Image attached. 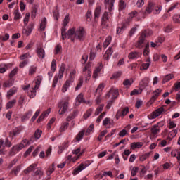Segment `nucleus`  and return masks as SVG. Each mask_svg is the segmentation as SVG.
I'll use <instances>...</instances> for the list:
<instances>
[{
    "mask_svg": "<svg viewBox=\"0 0 180 180\" xmlns=\"http://www.w3.org/2000/svg\"><path fill=\"white\" fill-rule=\"evenodd\" d=\"M164 122L161 121L151 127L150 135V140H154V139H157V135L161 131V129H162V127H164Z\"/></svg>",
    "mask_w": 180,
    "mask_h": 180,
    "instance_id": "nucleus-1",
    "label": "nucleus"
},
{
    "mask_svg": "<svg viewBox=\"0 0 180 180\" xmlns=\"http://www.w3.org/2000/svg\"><path fill=\"white\" fill-rule=\"evenodd\" d=\"M67 29L64 27L61 29V36L63 40L65 39H71L72 41L75 40V28L70 29L67 32L65 31Z\"/></svg>",
    "mask_w": 180,
    "mask_h": 180,
    "instance_id": "nucleus-2",
    "label": "nucleus"
},
{
    "mask_svg": "<svg viewBox=\"0 0 180 180\" xmlns=\"http://www.w3.org/2000/svg\"><path fill=\"white\" fill-rule=\"evenodd\" d=\"M65 64L62 63L61 66L59 69V72L58 75H56L53 79V82L52 84V87L56 88V85H57V82H58V79H62L64 76V72H65Z\"/></svg>",
    "mask_w": 180,
    "mask_h": 180,
    "instance_id": "nucleus-3",
    "label": "nucleus"
},
{
    "mask_svg": "<svg viewBox=\"0 0 180 180\" xmlns=\"http://www.w3.org/2000/svg\"><path fill=\"white\" fill-rule=\"evenodd\" d=\"M164 112H165V109L164 108V106L160 107L156 110L152 112L148 116V117L149 119H157V117H158V116H161V115H162V113H164Z\"/></svg>",
    "mask_w": 180,
    "mask_h": 180,
    "instance_id": "nucleus-4",
    "label": "nucleus"
},
{
    "mask_svg": "<svg viewBox=\"0 0 180 180\" xmlns=\"http://www.w3.org/2000/svg\"><path fill=\"white\" fill-rule=\"evenodd\" d=\"M127 113H129V107L121 108L117 110L115 115V119H117V120H119L120 117L123 119V117H124Z\"/></svg>",
    "mask_w": 180,
    "mask_h": 180,
    "instance_id": "nucleus-5",
    "label": "nucleus"
},
{
    "mask_svg": "<svg viewBox=\"0 0 180 180\" xmlns=\"http://www.w3.org/2000/svg\"><path fill=\"white\" fill-rule=\"evenodd\" d=\"M36 51L39 58L43 60V58H44V56H46V51H44V49H43V44L39 43L37 44Z\"/></svg>",
    "mask_w": 180,
    "mask_h": 180,
    "instance_id": "nucleus-6",
    "label": "nucleus"
},
{
    "mask_svg": "<svg viewBox=\"0 0 180 180\" xmlns=\"http://www.w3.org/2000/svg\"><path fill=\"white\" fill-rule=\"evenodd\" d=\"M83 74L86 78V81H90L91 79V64L88 62V64L83 68Z\"/></svg>",
    "mask_w": 180,
    "mask_h": 180,
    "instance_id": "nucleus-7",
    "label": "nucleus"
},
{
    "mask_svg": "<svg viewBox=\"0 0 180 180\" xmlns=\"http://www.w3.org/2000/svg\"><path fill=\"white\" fill-rule=\"evenodd\" d=\"M144 40H146V32H142L135 45L136 49H143L144 47Z\"/></svg>",
    "mask_w": 180,
    "mask_h": 180,
    "instance_id": "nucleus-8",
    "label": "nucleus"
},
{
    "mask_svg": "<svg viewBox=\"0 0 180 180\" xmlns=\"http://www.w3.org/2000/svg\"><path fill=\"white\" fill-rule=\"evenodd\" d=\"M101 26H103V27H109L110 26L109 15L108 12H105L102 16Z\"/></svg>",
    "mask_w": 180,
    "mask_h": 180,
    "instance_id": "nucleus-9",
    "label": "nucleus"
},
{
    "mask_svg": "<svg viewBox=\"0 0 180 180\" xmlns=\"http://www.w3.org/2000/svg\"><path fill=\"white\" fill-rule=\"evenodd\" d=\"M68 101L58 104V108H60L58 111L59 115H64L65 113V111L68 109Z\"/></svg>",
    "mask_w": 180,
    "mask_h": 180,
    "instance_id": "nucleus-10",
    "label": "nucleus"
},
{
    "mask_svg": "<svg viewBox=\"0 0 180 180\" xmlns=\"http://www.w3.org/2000/svg\"><path fill=\"white\" fill-rule=\"evenodd\" d=\"M119 96V90L110 89L109 92L105 95L106 99H109L110 97L112 99H116Z\"/></svg>",
    "mask_w": 180,
    "mask_h": 180,
    "instance_id": "nucleus-11",
    "label": "nucleus"
},
{
    "mask_svg": "<svg viewBox=\"0 0 180 180\" xmlns=\"http://www.w3.org/2000/svg\"><path fill=\"white\" fill-rule=\"evenodd\" d=\"M102 12V7L101 6H96L94 10V17L93 22L94 23H98V20H99V16H101V13Z\"/></svg>",
    "mask_w": 180,
    "mask_h": 180,
    "instance_id": "nucleus-12",
    "label": "nucleus"
},
{
    "mask_svg": "<svg viewBox=\"0 0 180 180\" xmlns=\"http://www.w3.org/2000/svg\"><path fill=\"white\" fill-rule=\"evenodd\" d=\"M84 36H85V30H84V27H79V29L75 32V39L82 40Z\"/></svg>",
    "mask_w": 180,
    "mask_h": 180,
    "instance_id": "nucleus-13",
    "label": "nucleus"
},
{
    "mask_svg": "<svg viewBox=\"0 0 180 180\" xmlns=\"http://www.w3.org/2000/svg\"><path fill=\"white\" fill-rule=\"evenodd\" d=\"M103 126H105L106 129H110V127L113 126V120L109 117H106L103 121Z\"/></svg>",
    "mask_w": 180,
    "mask_h": 180,
    "instance_id": "nucleus-14",
    "label": "nucleus"
},
{
    "mask_svg": "<svg viewBox=\"0 0 180 180\" xmlns=\"http://www.w3.org/2000/svg\"><path fill=\"white\" fill-rule=\"evenodd\" d=\"M103 67V66L102 65V63H98L97 64V66L96 67V69L93 73V78H95V79L98 78V75L101 72V70H102Z\"/></svg>",
    "mask_w": 180,
    "mask_h": 180,
    "instance_id": "nucleus-15",
    "label": "nucleus"
},
{
    "mask_svg": "<svg viewBox=\"0 0 180 180\" xmlns=\"http://www.w3.org/2000/svg\"><path fill=\"white\" fill-rule=\"evenodd\" d=\"M87 167L88 165H86V164L81 163L77 167H76L74 169V172H73L74 175H77V174H79L81 171H82L83 169H85V168H86Z\"/></svg>",
    "mask_w": 180,
    "mask_h": 180,
    "instance_id": "nucleus-16",
    "label": "nucleus"
},
{
    "mask_svg": "<svg viewBox=\"0 0 180 180\" xmlns=\"http://www.w3.org/2000/svg\"><path fill=\"white\" fill-rule=\"evenodd\" d=\"M161 92H162L161 89H158L153 92L154 95L151 97V98L150 100V103H154V102H155V101H157V99L158 98V96H160V94H161Z\"/></svg>",
    "mask_w": 180,
    "mask_h": 180,
    "instance_id": "nucleus-17",
    "label": "nucleus"
},
{
    "mask_svg": "<svg viewBox=\"0 0 180 180\" xmlns=\"http://www.w3.org/2000/svg\"><path fill=\"white\" fill-rule=\"evenodd\" d=\"M155 7V4L153 2H149L148 6L146 8L145 13L150 15L151 12L154 11V8Z\"/></svg>",
    "mask_w": 180,
    "mask_h": 180,
    "instance_id": "nucleus-18",
    "label": "nucleus"
},
{
    "mask_svg": "<svg viewBox=\"0 0 180 180\" xmlns=\"http://www.w3.org/2000/svg\"><path fill=\"white\" fill-rule=\"evenodd\" d=\"M151 65V61L150 60V58H148L146 60V63H143L140 66L141 71H143L144 70H148L150 68V65Z\"/></svg>",
    "mask_w": 180,
    "mask_h": 180,
    "instance_id": "nucleus-19",
    "label": "nucleus"
},
{
    "mask_svg": "<svg viewBox=\"0 0 180 180\" xmlns=\"http://www.w3.org/2000/svg\"><path fill=\"white\" fill-rule=\"evenodd\" d=\"M20 131H22V128L20 127H17L13 130V131L9 132V136L10 137H16V136H19L20 134Z\"/></svg>",
    "mask_w": 180,
    "mask_h": 180,
    "instance_id": "nucleus-20",
    "label": "nucleus"
},
{
    "mask_svg": "<svg viewBox=\"0 0 180 180\" xmlns=\"http://www.w3.org/2000/svg\"><path fill=\"white\" fill-rule=\"evenodd\" d=\"M144 146L143 142H133L130 144L131 150H136V148H141Z\"/></svg>",
    "mask_w": 180,
    "mask_h": 180,
    "instance_id": "nucleus-21",
    "label": "nucleus"
},
{
    "mask_svg": "<svg viewBox=\"0 0 180 180\" xmlns=\"http://www.w3.org/2000/svg\"><path fill=\"white\" fill-rule=\"evenodd\" d=\"M112 54H113V49H112V48H108L103 55L104 60L108 61V60L112 57Z\"/></svg>",
    "mask_w": 180,
    "mask_h": 180,
    "instance_id": "nucleus-22",
    "label": "nucleus"
},
{
    "mask_svg": "<svg viewBox=\"0 0 180 180\" xmlns=\"http://www.w3.org/2000/svg\"><path fill=\"white\" fill-rule=\"evenodd\" d=\"M139 57H140V53L137 51H132L128 54V58L129 60H136V58H139Z\"/></svg>",
    "mask_w": 180,
    "mask_h": 180,
    "instance_id": "nucleus-23",
    "label": "nucleus"
},
{
    "mask_svg": "<svg viewBox=\"0 0 180 180\" xmlns=\"http://www.w3.org/2000/svg\"><path fill=\"white\" fill-rule=\"evenodd\" d=\"M172 157H175L179 162H180V151L178 149H174L171 151Z\"/></svg>",
    "mask_w": 180,
    "mask_h": 180,
    "instance_id": "nucleus-24",
    "label": "nucleus"
},
{
    "mask_svg": "<svg viewBox=\"0 0 180 180\" xmlns=\"http://www.w3.org/2000/svg\"><path fill=\"white\" fill-rule=\"evenodd\" d=\"M50 112H51V108H49L45 112H44L38 118L37 123H40V122L43 121V119L46 117V115H49Z\"/></svg>",
    "mask_w": 180,
    "mask_h": 180,
    "instance_id": "nucleus-25",
    "label": "nucleus"
},
{
    "mask_svg": "<svg viewBox=\"0 0 180 180\" xmlns=\"http://www.w3.org/2000/svg\"><path fill=\"white\" fill-rule=\"evenodd\" d=\"M176 134H178V130L175 129H173L172 131L169 132L167 140H169V141H171V140H172L174 137L176 136Z\"/></svg>",
    "mask_w": 180,
    "mask_h": 180,
    "instance_id": "nucleus-26",
    "label": "nucleus"
},
{
    "mask_svg": "<svg viewBox=\"0 0 180 180\" xmlns=\"http://www.w3.org/2000/svg\"><path fill=\"white\" fill-rule=\"evenodd\" d=\"M134 82V81L133 80V79H126L123 81L122 84L124 85V86H126L127 88H129L130 86H131V85H133V83Z\"/></svg>",
    "mask_w": 180,
    "mask_h": 180,
    "instance_id": "nucleus-27",
    "label": "nucleus"
},
{
    "mask_svg": "<svg viewBox=\"0 0 180 180\" xmlns=\"http://www.w3.org/2000/svg\"><path fill=\"white\" fill-rule=\"evenodd\" d=\"M41 133H42L41 130H40V129H37V130L35 131V132H34V136H32V137H31L32 140H34V139H35V140H39V139L40 137H41Z\"/></svg>",
    "mask_w": 180,
    "mask_h": 180,
    "instance_id": "nucleus-28",
    "label": "nucleus"
},
{
    "mask_svg": "<svg viewBox=\"0 0 180 180\" xmlns=\"http://www.w3.org/2000/svg\"><path fill=\"white\" fill-rule=\"evenodd\" d=\"M36 167H37V164L36 163L32 164L27 169L24 170L25 174H30V172H32V171L34 170Z\"/></svg>",
    "mask_w": 180,
    "mask_h": 180,
    "instance_id": "nucleus-29",
    "label": "nucleus"
},
{
    "mask_svg": "<svg viewBox=\"0 0 180 180\" xmlns=\"http://www.w3.org/2000/svg\"><path fill=\"white\" fill-rule=\"evenodd\" d=\"M73 82H71L70 80H66L65 84H63L62 87V92H67V90L70 88V85L72 84Z\"/></svg>",
    "mask_w": 180,
    "mask_h": 180,
    "instance_id": "nucleus-30",
    "label": "nucleus"
},
{
    "mask_svg": "<svg viewBox=\"0 0 180 180\" xmlns=\"http://www.w3.org/2000/svg\"><path fill=\"white\" fill-rule=\"evenodd\" d=\"M43 170L41 168H37L34 174H32V176H39V178H41L43 176Z\"/></svg>",
    "mask_w": 180,
    "mask_h": 180,
    "instance_id": "nucleus-31",
    "label": "nucleus"
},
{
    "mask_svg": "<svg viewBox=\"0 0 180 180\" xmlns=\"http://www.w3.org/2000/svg\"><path fill=\"white\" fill-rule=\"evenodd\" d=\"M174 78V74H168L166 76L163 77L162 84H165L167 82H169V81H171Z\"/></svg>",
    "mask_w": 180,
    "mask_h": 180,
    "instance_id": "nucleus-32",
    "label": "nucleus"
},
{
    "mask_svg": "<svg viewBox=\"0 0 180 180\" xmlns=\"http://www.w3.org/2000/svg\"><path fill=\"white\" fill-rule=\"evenodd\" d=\"M34 27V24L33 23L29 24L27 28L25 30L26 36H30Z\"/></svg>",
    "mask_w": 180,
    "mask_h": 180,
    "instance_id": "nucleus-33",
    "label": "nucleus"
},
{
    "mask_svg": "<svg viewBox=\"0 0 180 180\" xmlns=\"http://www.w3.org/2000/svg\"><path fill=\"white\" fill-rule=\"evenodd\" d=\"M32 113H33V111L32 110H30L25 115H24L22 117V122H25V120H27L28 119H30L32 117Z\"/></svg>",
    "mask_w": 180,
    "mask_h": 180,
    "instance_id": "nucleus-34",
    "label": "nucleus"
},
{
    "mask_svg": "<svg viewBox=\"0 0 180 180\" xmlns=\"http://www.w3.org/2000/svg\"><path fill=\"white\" fill-rule=\"evenodd\" d=\"M82 85H84V77H80L78 79L77 84L75 87V91H78L79 89H80Z\"/></svg>",
    "mask_w": 180,
    "mask_h": 180,
    "instance_id": "nucleus-35",
    "label": "nucleus"
},
{
    "mask_svg": "<svg viewBox=\"0 0 180 180\" xmlns=\"http://www.w3.org/2000/svg\"><path fill=\"white\" fill-rule=\"evenodd\" d=\"M46 26H47V19L46 18H44L41 20V24H40V30L42 32L46 30Z\"/></svg>",
    "mask_w": 180,
    "mask_h": 180,
    "instance_id": "nucleus-36",
    "label": "nucleus"
},
{
    "mask_svg": "<svg viewBox=\"0 0 180 180\" xmlns=\"http://www.w3.org/2000/svg\"><path fill=\"white\" fill-rule=\"evenodd\" d=\"M20 148L18 146V145L17 146H14L11 150L10 151V155H15V154H16V153L20 151Z\"/></svg>",
    "mask_w": 180,
    "mask_h": 180,
    "instance_id": "nucleus-37",
    "label": "nucleus"
},
{
    "mask_svg": "<svg viewBox=\"0 0 180 180\" xmlns=\"http://www.w3.org/2000/svg\"><path fill=\"white\" fill-rule=\"evenodd\" d=\"M85 134V130H82L76 136L75 140L76 141H81L82 139L84 138V136Z\"/></svg>",
    "mask_w": 180,
    "mask_h": 180,
    "instance_id": "nucleus-38",
    "label": "nucleus"
},
{
    "mask_svg": "<svg viewBox=\"0 0 180 180\" xmlns=\"http://www.w3.org/2000/svg\"><path fill=\"white\" fill-rule=\"evenodd\" d=\"M110 43H112V36H108L104 43H103V47L104 49H106L108 47V46H109V44H110Z\"/></svg>",
    "mask_w": 180,
    "mask_h": 180,
    "instance_id": "nucleus-39",
    "label": "nucleus"
},
{
    "mask_svg": "<svg viewBox=\"0 0 180 180\" xmlns=\"http://www.w3.org/2000/svg\"><path fill=\"white\" fill-rule=\"evenodd\" d=\"M122 71H117L112 74V77H110L111 79H117V78H120L122 77Z\"/></svg>",
    "mask_w": 180,
    "mask_h": 180,
    "instance_id": "nucleus-40",
    "label": "nucleus"
},
{
    "mask_svg": "<svg viewBox=\"0 0 180 180\" xmlns=\"http://www.w3.org/2000/svg\"><path fill=\"white\" fill-rule=\"evenodd\" d=\"M75 74H77V71H75V70H72L70 73L69 79L68 80L70 81V82H74Z\"/></svg>",
    "mask_w": 180,
    "mask_h": 180,
    "instance_id": "nucleus-41",
    "label": "nucleus"
},
{
    "mask_svg": "<svg viewBox=\"0 0 180 180\" xmlns=\"http://www.w3.org/2000/svg\"><path fill=\"white\" fill-rule=\"evenodd\" d=\"M151 154V152L145 153L142 155L139 156V161H141L142 162L143 161H146V160H147V158H148L150 157V155Z\"/></svg>",
    "mask_w": 180,
    "mask_h": 180,
    "instance_id": "nucleus-42",
    "label": "nucleus"
},
{
    "mask_svg": "<svg viewBox=\"0 0 180 180\" xmlns=\"http://www.w3.org/2000/svg\"><path fill=\"white\" fill-rule=\"evenodd\" d=\"M148 84H150V79L148 77H145L141 83V86H143V88H146V86H148Z\"/></svg>",
    "mask_w": 180,
    "mask_h": 180,
    "instance_id": "nucleus-43",
    "label": "nucleus"
},
{
    "mask_svg": "<svg viewBox=\"0 0 180 180\" xmlns=\"http://www.w3.org/2000/svg\"><path fill=\"white\" fill-rule=\"evenodd\" d=\"M21 169V167L20 165L16 166L14 169L11 170V172H10V174L12 175V174H14V175L15 176H18V174H19V172Z\"/></svg>",
    "mask_w": 180,
    "mask_h": 180,
    "instance_id": "nucleus-44",
    "label": "nucleus"
},
{
    "mask_svg": "<svg viewBox=\"0 0 180 180\" xmlns=\"http://www.w3.org/2000/svg\"><path fill=\"white\" fill-rule=\"evenodd\" d=\"M77 101L79 102V103H89V101L86 102L85 100H84V95H82V94H80L77 96Z\"/></svg>",
    "mask_w": 180,
    "mask_h": 180,
    "instance_id": "nucleus-45",
    "label": "nucleus"
},
{
    "mask_svg": "<svg viewBox=\"0 0 180 180\" xmlns=\"http://www.w3.org/2000/svg\"><path fill=\"white\" fill-rule=\"evenodd\" d=\"M167 127H168V129H169V130H171L172 129H175V127H176V123H175V122L169 120V122L167 123Z\"/></svg>",
    "mask_w": 180,
    "mask_h": 180,
    "instance_id": "nucleus-46",
    "label": "nucleus"
},
{
    "mask_svg": "<svg viewBox=\"0 0 180 180\" xmlns=\"http://www.w3.org/2000/svg\"><path fill=\"white\" fill-rule=\"evenodd\" d=\"M69 126H70V123L63 122L60 128V132L65 131V130H67V129H68Z\"/></svg>",
    "mask_w": 180,
    "mask_h": 180,
    "instance_id": "nucleus-47",
    "label": "nucleus"
},
{
    "mask_svg": "<svg viewBox=\"0 0 180 180\" xmlns=\"http://www.w3.org/2000/svg\"><path fill=\"white\" fill-rule=\"evenodd\" d=\"M56 69H57V60H56V59H53L51 62V70L52 72H56Z\"/></svg>",
    "mask_w": 180,
    "mask_h": 180,
    "instance_id": "nucleus-48",
    "label": "nucleus"
},
{
    "mask_svg": "<svg viewBox=\"0 0 180 180\" xmlns=\"http://www.w3.org/2000/svg\"><path fill=\"white\" fill-rule=\"evenodd\" d=\"M27 95L30 98H34L36 96V89L34 87L32 90H29Z\"/></svg>",
    "mask_w": 180,
    "mask_h": 180,
    "instance_id": "nucleus-49",
    "label": "nucleus"
},
{
    "mask_svg": "<svg viewBox=\"0 0 180 180\" xmlns=\"http://www.w3.org/2000/svg\"><path fill=\"white\" fill-rule=\"evenodd\" d=\"M15 103H16V99H13L6 104V109H12L13 108Z\"/></svg>",
    "mask_w": 180,
    "mask_h": 180,
    "instance_id": "nucleus-50",
    "label": "nucleus"
},
{
    "mask_svg": "<svg viewBox=\"0 0 180 180\" xmlns=\"http://www.w3.org/2000/svg\"><path fill=\"white\" fill-rule=\"evenodd\" d=\"M41 83V77L40 76L37 77V82H35L34 89H39V87L40 86V84Z\"/></svg>",
    "mask_w": 180,
    "mask_h": 180,
    "instance_id": "nucleus-51",
    "label": "nucleus"
},
{
    "mask_svg": "<svg viewBox=\"0 0 180 180\" xmlns=\"http://www.w3.org/2000/svg\"><path fill=\"white\" fill-rule=\"evenodd\" d=\"M13 85L12 79H9L8 81H6L3 84V88H11V86Z\"/></svg>",
    "mask_w": 180,
    "mask_h": 180,
    "instance_id": "nucleus-52",
    "label": "nucleus"
},
{
    "mask_svg": "<svg viewBox=\"0 0 180 180\" xmlns=\"http://www.w3.org/2000/svg\"><path fill=\"white\" fill-rule=\"evenodd\" d=\"M143 92V89H134L131 93V96H133V95H140Z\"/></svg>",
    "mask_w": 180,
    "mask_h": 180,
    "instance_id": "nucleus-53",
    "label": "nucleus"
},
{
    "mask_svg": "<svg viewBox=\"0 0 180 180\" xmlns=\"http://www.w3.org/2000/svg\"><path fill=\"white\" fill-rule=\"evenodd\" d=\"M126 29V25L122 24L120 27H117V33H123V31Z\"/></svg>",
    "mask_w": 180,
    "mask_h": 180,
    "instance_id": "nucleus-54",
    "label": "nucleus"
},
{
    "mask_svg": "<svg viewBox=\"0 0 180 180\" xmlns=\"http://www.w3.org/2000/svg\"><path fill=\"white\" fill-rule=\"evenodd\" d=\"M34 140L32 139V138H30V139L29 141H27V139H24L22 141L21 143H22L24 145V146H30V144L31 143H33Z\"/></svg>",
    "mask_w": 180,
    "mask_h": 180,
    "instance_id": "nucleus-55",
    "label": "nucleus"
},
{
    "mask_svg": "<svg viewBox=\"0 0 180 180\" xmlns=\"http://www.w3.org/2000/svg\"><path fill=\"white\" fill-rule=\"evenodd\" d=\"M14 19L15 20H19L20 19V13H19V8H17L14 11Z\"/></svg>",
    "mask_w": 180,
    "mask_h": 180,
    "instance_id": "nucleus-56",
    "label": "nucleus"
},
{
    "mask_svg": "<svg viewBox=\"0 0 180 180\" xmlns=\"http://www.w3.org/2000/svg\"><path fill=\"white\" fill-rule=\"evenodd\" d=\"M103 108H105V105H103V104L100 105L97 108V109H96V112H95V115H99V113H101V112L103 110Z\"/></svg>",
    "mask_w": 180,
    "mask_h": 180,
    "instance_id": "nucleus-57",
    "label": "nucleus"
},
{
    "mask_svg": "<svg viewBox=\"0 0 180 180\" xmlns=\"http://www.w3.org/2000/svg\"><path fill=\"white\" fill-rule=\"evenodd\" d=\"M68 23H70V15H65V17L63 20V27H65H65H67Z\"/></svg>",
    "mask_w": 180,
    "mask_h": 180,
    "instance_id": "nucleus-58",
    "label": "nucleus"
},
{
    "mask_svg": "<svg viewBox=\"0 0 180 180\" xmlns=\"http://www.w3.org/2000/svg\"><path fill=\"white\" fill-rule=\"evenodd\" d=\"M37 70V67L31 66L29 70V75H33V74H36Z\"/></svg>",
    "mask_w": 180,
    "mask_h": 180,
    "instance_id": "nucleus-59",
    "label": "nucleus"
},
{
    "mask_svg": "<svg viewBox=\"0 0 180 180\" xmlns=\"http://www.w3.org/2000/svg\"><path fill=\"white\" fill-rule=\"evenodd\" d=\"M102 176H109L110 178H113V172H112V171L104 172Z\"/></svg>",
    "mask_w": 180,
    "mask_h": 180,
    "instance_id": "nucleus-60",
    "label": "nucleus"
},
{
    "mask_svg": "<svg viewBox=\"0 0 180 180\" xmlns=\"http://www.w3.org/2000/svg\"><path fill=\"white\" fill-rule=\"evenodd\" d=\"M137 172H139V167H133L131 172V176H136V175H137Z\"/></svg>",
    "mask_w": 180,
    "mask_h": 180,
    "instance_id": "nucleus-61",
    "label": "nucleus"
},
{
    "mask_svg": "<svg viewBox=\"0 0 180 180\" xmlns=\"http://www.w3.org/2000/svg\"><path fill=\"white\" fill-rule=\"evenodd\" d=\"M149 53H150V46L148 44H147L143 51V56H148Z\"/></svg>",
    "mask_w": 180,
    "mask_h": 180,
    "instance_id": "nucleus-62",
    "label": "nucleus"
},
{
    "mask_svg": "<svg viewBox=\"0 0 180 180\" xmlns=\"http://www.w3.org/2000/svg\"><path fill=\"white\" fill-rule=\"evenodd\" d=\"M144 4H146V0H138L136 3V6L137 8H142Z\"/></svg>",
    "mask_w": 180,
    "mask_h": 180,
    "instance_id": "nucleus-63",
    "label": "nucleus"
},
{
    "mask_svg": "<svg viewBox=\"0 0 180 180\" xmlns=\"http://www.w3.org/2000/svg\"><path fill=\"white\" fill-rule=\"evenodd\" d=\"M120 9L121 11H123L126 8V3H124V1L120 0L119 3Z\"/></svg>",
    "mask_w": 180,
    "mask_h": 180,
    "instance_id": "nucleus-64",
    "label": "nucleus"
}]
</instances>
